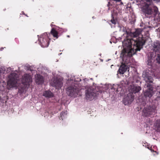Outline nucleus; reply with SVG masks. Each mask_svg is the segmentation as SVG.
<instances>
[{"label": "nucleus", "instance_id": "obj_1", "mask_svg": "<svg viewBox=\"0 0 160 160\" xmlns=\"http://www.w3.org/2000/svg\"><path fill=\"white\" fill-rule=\"evenodd\" d=\"M128 46L130 49L124 48L122 51L120 57L123 60L126 58L130 57L135 54L137 51H139L143 48L145 41L142 38L136 39H130L128 40Z\"/></svg>", "mask_w": 160, "mask_h": 160}, {"label": "nucleus", "instance_id": "obj_2", "mask_svg": "<svg viewBox=\"0 0 160 160\" xmlns=\"http://www.w3.org/2000/svg\"><path fill=\"white\" fill-rule=\"evenodd\" d=\"M142 77L147 83L145 84L147 88L144 92V96L150 98L154 94L153 85L151 84L153 83V79L149 71L147 70L143 72Z\"/></svg>", "mask_w": 160, "mask_h": 160}, {"label": "nucleus", "instance_id": "obj_3", "mask_svg": "<svg viewBox=\"0 0 160 160\" xmlns=\"http://www.w3.org/2000/svg\"><path fill=\"white\" fill-rule=\"evenodd\" d=\"M142 11L145 16L149 18H155L158 13L157 7L152 5V0H146V2L142 8Z\"/></svg>", "mask_w": 160, "mask_h": 160}, {"label": "nucleus", "instance_id": "obj_4", "mask_svg": "<svg viewBox=\"0 0 160 160\" xmlns=\"http://www.w3.org/2000/svg\"><path fill=\"white\" fill-rule=\"evenodd\" d=\"M156 108L155 106L145 107L142 111V115L145 117H153L156 113Z\"/></svg>", "mask_w": 160, "mask_h": 160}, {"label": "nucleus", "instance_id": "obj_5", "mask_svg": "<svg viewBox=\"0 0 160 160\" xmlns=\"http://www.w3.org/2000/svg\"><path fill=\"white\" fill-rule=\"evenodd\" d=\"M156 55L154 57V54L151 53L148 56L147 64L149 68H152L154 64V63L156 60L157 62L160 64V52L157 53Z\"/></svg>", "mask_w": 160, "mask_h": 160}, {"label": "nucleus", "instance_id": "obj_6", "mask_svg": "<svg viewBox=\"0 0 160 160\" xmlns=\"http://www.w3.org/2000/svg\"><path fill=\"white\" fill-rule=\"evenodd\" d=\"M18 74L15 72L11 73L8 77L7 84L8 85L11 87H14L17 82Z\"/></svg>", "mask_w": 160, "mask_h": 160}, {"label": "nucleus", "instance_id": "obj_7", "mask_svg": "<svg viewBox=\"0 0 160 160\" xmlns=\"http://www.w3.org/2000/svg\"><path fill=\"white\" fill-rule=\"evenodd\" d=\"M47 35V33H45L42 35V37L38 38L40 45L43 48L47 47L49 44Z\"/></svg>", "mask_w": 160, "mask_h": 160}, {"label": "nucleus", "instance_id": "obj_8", "mask_svg": "<svg viewBox=\"0 0 160 160\" xmlns=\"http://www.w3.org/2000/svg\"><path fill=\"white\" fill-rule=\"evenodd\" d=\"M50 84L52 86L55 87L57 89H59L62 86V82L61 79L53 78L52 79Z\"/></svg>", "mask_w": 160, "mask_h": 160}, {"label": "nucleus", "instance_id": "obj_9", "mask_svg": "<svg viewBox=\"0 0 160 160\" xmlns=\"http://www.w3.org/2000/svg\"><path fill=\"white\" fill-rule=\"evenodd\" d=\"M134 96L131 93H129L127 96H125L123 100V103L125 105L130 104L133 101Z\"/></svg>", "mask_w": 160, "mask_h": 160}, {"label": "nucleus", "instance_id": "obj_10", "mask_svg": "<svg viewBox=\"0 0 160 160\" xmlns=\"http://www.w3.org/2000/svg\"><path fill=\"white\" fill-rule=\"evenodd\" d=\"M129 67L126 64L122 63L117 71V76L118 74H123L126 72L129 71Z\"/></svg>", "mask_w": 160, "mask_h": 160}, {"label": "nucleus", "instance_id": "obj_11", "mask_svg": "<svg viewBox=\"0 0 160 160\" xmlns=\"http://www.w3.org/2000/svg\"><path fill=\"white\" fill-rule=\"evenodd\" d=\"M97 96V94L94 90L88 89L86 90V98L88 100H91L93 99Z\"/></svg>", "mask_w": 160, "mask_h": 160}, {"label": "nucleus", "instance_id": "obj_12", "mask_svg": "<svg viewBox=\"0 0 160 160\" xmlns=\"http://www.w3.org/2000/svg\"><path fill=\"white\" fill-rule=\"evenodd\" d=\"M22 81L24 85H27L32 82V79L30 75L25 74L22 76Z\"/></svg>", "mask_w": 160, "mask_h": 160}, {"label": "nucleus", "instance_id": "obj_13", "mask_svg": "<svg viewBox=\"0 0 160 160\" xmlns=\"http://www.w3.org/2000/svg\"><path fill=\"white\" fill-rule=\"evenodd\" d=\"M141 90V88L135 84H132L129 87V93H131L133 95V93H138Z\"/></svg>", "mask_w": 160, "mask_h": 160}, {"label": "nucleus", "instance_id": "obj_14", "mask_svg": "<svg viewBox=\"0 0 160 160\" xmlns=\"http://www.w3.org/2000/svg\"><path fill=\"white\" fill-rule=\"evenodd\" d=\"M152 50L155 53L160 52V41L158 40L154 41L152 44Z\"/></svg>", "mask_w": 160, "mask_h": 160}, {"label": "nucleus", "instance_id": "obj_15", "mask_svg": "<svg viewBox=\"0 0 160 160\" xmlns=\"http://www.w3.org/2000/svg\"><path fill=\"white\" fill-rule=\"evenodd\" d=\"M79 91V89L77 86H75L72 88L71 86V97H75L78 95Z\"/></svg>", "mask_w": 160, "mask_h": 160}, {"label": "nucleus", "instance_id": "obj_16", "mask_svg": "<svg viewBox=\"0 0 160 160\" xmlns=\"http://www.w3.org/2000/svg\"><path fill=\"white\" fill-rule=\"evenodd\" d=\"M141 31L140 29H137L136 30V31L135 32H133V33H131V35L132 36H133V38H132L130 39H138V38H142V39L145 41L143 38V37L142 36L141 37H138V38H136L139 35H140L141 33ZM129 39H128L127 40V41L126 42V43L127 44V42H128V40ZM129 40H130L129 39ZM145 42V41H144Z\"/></svg>", "mask_w": 160, "mask_h": 160}, {"label": "nucleus", "instance_id": "obj_17", "mask_svg": "<svg viewBox=\"0 0 160 160\" xmlns=\"http://www.w3.org/2000/svg\"><path fill=\"white\" fill-rule=\"evenodd\" d=\"M35 77L36 82L37 84H41L44 82L43 78L41 75L37 74L36 75H35Z\"/></svg>", "mask_w": 160, "mask_h": 160}, {"label": "nucleus", "instance_id": "obj_18", "mask_svg": "<svg viewBox=\"0 0 160 160\" xmlns=\"http://www.w3.org/2000/svg\"><path fill=\"white\" fill-rule=\"evenodd\" d=\"M43 96L46 98H50L53 97L54 96V94L51 91L47 90L43 92Z\"/></svg>", "mask_w": 160, "mask_h": 160}, {"label": "nucleus", "instance_id": "obj_19", "mask_svg": "<svg viewBox=\"0 0 160 160\" xmlns=\"http://www.w3.org/2000/svg\"><path fill=\"white\" fill-rule=\"evenodd\" d=\"M155 128L157 132H160V120H158L156 121Z\"/></svg>", "mask_w": 160, "mask_h": 160}, {"label": "nucleus", "instance_id": "obj_20", "mask_svg": "<svg viewBox=\"0 0 160 160\" xmlns=\"http://www.w3.org/2000/svg\"><path fill=\"white\" fill-rule=\"evenodd\" d=\"M51 34L53 36V37L56 38H58V33L57 31L55 30L54 29L52 28L51 31Z\"/></svg>", "mask_w": 160, "mask_h": 160}, {"label": "nucleus", "instance_id": "obj_21", "mask_svg": "<svg viewBox=\"0 0 160 160\" xmlns=\"http://www.w3.org/2000/svg\"><path fill=\"white\" fill-rule=\"evenodd\" d=\"M112 18L110 20V22H112V23L114 25H115L117 22V21L114 19V17L113 16L112 14Z\"/></svg>", "mask_w": 160, "mask_h": 160}, {"label": "nucleus", "instance_id": "obj_22", "mask_svg": "<svg viewBox=\"0 0 160 160\" xmlns=\"http://www.w3.org/2000/svg\"><path fill=\"white\" fill-rule=\"evenodd\" d=\"M25 91L24 88H21L19 89V92L20 93H23Z\"/></svg>", "mask_w": 160, "mask_h": 160}, {"label": "nucleus", "instance_id": "obj_23", "mask_svg": "<svg viewBox=\"0 0 160 160\" xmlns=\"http://www.w3.org/2000/svg\"><path fill=\"white\" fill-rule=\"evenodd\" d=\"M134 81L136 83H138L139 82H140V83H141V82L140 81V78H137L136 79H134Z\"/></svg>", "mask_w": 160, "mask_h": 160}, {"label": "nucleus", "instance_id": "obj_24", "mask_svg": "<svg viewBox=\"0 0 160 160\" xmlns=\"http://www.w3.org/2000/svg\"><path fill=\"white\" fill-rule=\"evenodd\" d=\"M67 91V94L69 96L70 95V91H69V90H70V88L69 87H68L66 89Z\"/></svg>", "mask_w": 160, "mask_h": 160}, {"label": "nucleus", "instance_id": "obj_25", "mask_svg": "<svg viewBox=\"0 0 160 160\" xmlns=\"http://www.w3.org/2000/svg\"><path fill=\"white\" fill-rule=\"evenodd\" d=\"M78 80H76L75 79H73V78L72 79H71H71H70V80H71V81H78V82H79V81H81V80L79 78V79H78Z\"/></svg>", "mask_w": 160, "mask_h": 160}, {"label": "nucleus", "instance_id": "obj_26", "mask_svg": "<svg viewBox=\"0 0 160 160\" xmlns=\"http://www.w3.org/2000/svg\"><path fill=\"white\" fill-rule=\"evenodd\" d=\"M7 99V96L6 97H4L3 98H2V99L5 102H6V100Z\"/></svg>", "mask_w": 160, "mask_h": 160}, {"label": "nucleus", "instance_id": "obj_27", "mask_svg": "<svg viewBox=\"0 0 160 160\" xmlns=\"http://www.w3.org/2000/svg\"><path fill=\"white\" fill-rule=\"evenodd\" d=\"M8 70H10L11 71H12V69L11 68V67H9L8 68Z\"/></svg>", "mask_w": 160, "mask_h": 160}, {"label": "nucleus", "instance_id": "obj_28", "mask_svg": "<svg viewBox=\"0 0 160 160\" xmlns=\"http://www.w3.org/2000/svg\"><path fill=\"white\" fill-rule=\"evenodd\" d=\"M63 113H63V112H62V113H61V114H60V115H61V118L62 117V116H63Z\"/></svg>", "mask_w": 160, "mask_h": 160}, {"label": "nucleus", "instance_id": "obj_29", "mask_svg": "<svg viewBox=\"0 0 160 160\" xmlns=\"http://www.w3.org/2000/svg\"><path fill=\"white\" fill-rule=\"evenodd\" d=\"M2 96H1V95H0V100H1L2 99Z\"/></svg>", "mask_w": 160, "mask_h": 160}, {"label": "nucleus", "instance_id": "obj_30", "mask_svg": "<svg viewBox=\"0 0 160 160\" xmlns=\"http://www.w3.org/2000/svg\"><path fill=\"white\" fill-rule=\"evenodd\" d=\"M153 0L156 1L157 2H159V1H160V0Z\"/></svg>", "mask_w": 160, "mask_h": 160}, {"label": "nucleus", "instance_id": "obj_31", "mask_svg": "<svg viewBox=\"0 0 160 160\" xmlns=\"http://www.w3.org/2000/svg\"><path fill=\"white\" fill-rule=\"evenodd\" d=\"M3 49V48H0V50H1V51H2Z\"/></svg>", "mask_w": 160, "mask_h": 160}, {"label": "nucleus", "instance_id": "obj_32", "mask_svg": "<svg viewBox=\"0 0 160 160\" xmlns=\"http://www.w3.org/2000/svg\"><path fill=\"white\" fill-rule=\"evenodd\" d=\"M151 152H154V150H152V149H151Z\"/></svg>", "mask_w": 160, "mask_h": 160}, {"label": "nucleus", "instance_id": "obj_33", "mask_svg": "<svg viewBox=\"0 0 160 160\" xmlns=\"http://www.w3.org/2000/svg\"><path fill=\"white\" fill-rule=\"evenodd\" d=\"M62 54V53H60L58 54V55H60Z\"/></svg>", "mask_w": 160, "mask_h": 160}, {"label": "nucleus", "instance_id": "obj_34", "mask_svg": "<svg viewBox=\"0 0 160 160\" xmlns=\"http://www.w3.org/2000/svg\"><path fill=\"white\" fill-rule=\"evenodd\" d=\"M67 37H68V38H69V35H68V36H67Z\"/></svg>", "mask_w": 160, "mask_h": 160}, {"label": "nucleus", "instance_id": "obj_35", "mask_svg": "<svg viewBox=\"0 0 160 160\" xmlns=\"http://www.w3.org/2000/svg\"><path fill=\"white\" fill-rule=\"evenodd\" d=\"M121 3L122 4V2H121Z\"/></svg>", "mask_w": 160, "mask_h": 160}]
</instances>
